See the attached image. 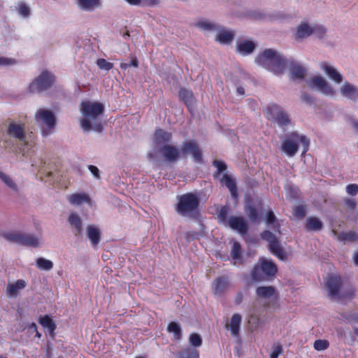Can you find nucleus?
<instances>
[{
    "mask_svg": "<svg viewBox=\"0 0 358 358\" xmlns=\"http://www.w3.org/2000/svg\"><path fill=\"white\" fill-rule=\"evenodd\" d=\"M27 286V282L24 280H17L14 283H9L6 287L7 295L10 297H16L19 292L24 289Z\"/></svg>",
    "mask_w": 358,
    "mask_h": 358,
    "instance_id": "f3484780",
    "label": "nucleus"
},
{
    "mask_svg": "<svg viewBox=\"0 0 358 358\" xmlns=\"http://www.w3.org/2000/svg\"><path fill=\"white\" fill-rule=\"evenodd\" d=\"M196 26L204 30H212L215 29V25L213 24L206 21H199L196 23Z\"/></svg>",
    "mask_w": 358,
    "mask_h": 358,
    "instance_id": "8fccbe9b",
    "label": "nucleus"
},
{
    "mask_svg": "<svg viewBox=\"0 0 358 358\" xmlns=\"http://www.w3.org/2000/svg\"><path fill=\"white\" fill-rule=\"evenodd\" d=\"M96 65L100 69L110 71L113 67V64L108 62L105 59L100 58L96 60Z\"/></svg>",
    "mask_w": 358,
    "mask_h": 358,
    "instance_id": "37998d69",
    "label": "nucleus"
},
{
    "mask_svg": "<svg viewBox=\"0 0 358 358\" xmlns=\"http://www.w3.org/2000/svg\"><path fill=\"white\" fill-rule=\"evenodd\" d=\"M18 13L22 17H28L30 14V9L25 3L20 2L18 4Z\"/></svg>",
    "mask_w": 358,
    "mask_h": 358,
    "instance_id": "49530a36",
    "label": "nucleus"
},
{
    "mask_svg": "<svg viewBox=\"0 0 358 358\" xmlns=\"http://www.w3.org/2000/svg\"><path fill=\"white\" fill-rule=\"evenodd\" d=\"M172 139V134L162 129H157L155 132V141L157 145L169 143Z\"/></svg>",
    "mask_w": 358,
    "mask_h": 358,
    "instance_id": "5701e85b",
    "label": "nucleus"
},
{
    "mask_svg": "<svg viewBox=\"0 0 358 358\" xmlns=\"http://www.w3.org/2000/svg\"><path fill=\"white\" fill-rule=\"evenodd\" d=\"M262 239L268 243L269 251L280 259H285V254L280 245L278 238L269 230H264L260 234Z\"/></svg>",
    "mask_w": 358,
    "mask_h": 358,
    "instance_id": "f8f14e48",
    "label": "nucleus"
},
{
    "mask_svg": "<svg viewBox=\"0 0 358 358\" xmlns=\"http://www.w3.org/2000/svg\"><path fill=\"white\" fill-rule=\"evenodd\" d=\"M345 206L350 210H354L356 208L357 203L354 199H348L345 201Z\"/></svg>",
    "mask_w": 358,
    "mask_h": 358,
    "instance_id": "6e6d98bb",
    "label": "nucleus"
},
{
    "mask_svg": "<svg viewBox=\"0 0 358 358\" xmlns=\"http://www.w3.org/2000/svg\"><path fill=\"white\" fill-rule=\"evenodd\" d=\"M355 263L356 265H358V252L355 255Z\"/></svg>",
    "mask_w": 358,
    "mask_h": 358,
    "instance_id": "338daca9",
    "label": "nucleus"
},
{
    "mask_svg": "<svg viewBox=\"0 0 358 358\" xmlns=\"http://www.w3.org/2000/svg\"><path fill=\"white\" fill-rule=\"evenodd\" d=\"M310 85L312 87H317L322 93L328 95H333L334 90L321 76H315L310 80Z\"/></svg>",
    "mask_w": 358,
    "mask_h": 358,
    "instance_id": "4468645a",
    "label": "nucleus"
},
{
    "mask_svg": "<svg viewBox=\"0 0 358 358\" xmlns=\"http://www.w3.org/2000/svg\"><path fill=\"white\" fill-rule=\"evenodd\" d=\"M120 66L122 69L125 70L129 67V64H127V63H121Z\"/></svg>",
    "mask_w": 358,
    "mask_h": 358,
    "instance_id": "e2e57ef3",
    "label": "nucleus"
},
{
    "mask_svg": "<svg viewBox=\"0 0 358 358\" xmlns=\"http://www.w3.org/2000/svg\"><path fill=\"white\" fill-rule=\"evenodd\" d=\"M237 92L240 94H244L245 93V90H244V88L242 87H238L237 88Z\"/></svg>",
    "mask_w": 358,
    "mask_h": 358,
    "instance_id": "0e129e2a",
    "label": "nucleus"
},
{
    "mask_svg": "<svg viewBox=\"0 0 358 358\" xmlns=\"http://www.w3.org/2000/svg\"><path fill=\"white\" fill-rule=\"evenodd\" d=\"M341 94L352 101L358 99V87L352 84L345 83L341 88Z\"/></svg>",
    "mask_w": 358,
    "mask_h": 358,
    "instance_id": "6ab92c4d",
    "label": "nucleus"
},
{
    "mask_svg": "<svg viewBox=\"0 0 358 358\" xmlns=\"http://www.w3.org/2000/svg\"><path fill=\"white\" fill-rule=\"evenodd\" d=\"M88 169L96 178H100L99 170L96 166H93V165H90L88 166Z\"/></svg>",
    "mask_w": 358,
    "mask_h": 358,
    "instance_id": "13d9d810",
    "label": "nucleus"
},
{
    "mask_svg": "<svg viewBox=\"0 0 358 358\" xmlns=\"http://www.w3.org/2000/svg\"><path fill=\"white\" fill-rule=\"evenodd\" d=\"M245 212L252 222H256L259 221V215L255 206H250L247 207Z\"/></svg>",
    "mask_w": 358,
    "mask_h": 358,
    "instance_id": "58836bf2",
    "label": "nucleus"
},
{
    "mask_svg": "<svg viewBox=\"0 0 358 358\" xmlns=\"http://www.w3.org/2000/svg\"><path fill=\"white\" fill-rule=\"evenodd\" d=\"M266 118L277 122L280 127H285L290 124L289 115L278 105L271 104L266 108Z\"/></svg>",
    "mask_w": 358,
    "mask_h": 358,
    "instance_id": "9d476101",
    "label": "nucleus"
},
{
    "mask_svg": "<svg viewBox=\"0 0 358 358\" xmlns=\"http://www.w3.org/2000/svg\"><path fill=\"white\" fill-rule=\"evenodd\" d=\"M39 324L44 328H47L50 334H53L56 329V324L48 315L42 316L38 320Z\"/></svg>",
    "mask_w": 358,
    "mask_h": 358,
    "instance_id": "c756f323",
    "label": "nucleus"
},
{
    "mask_svg": "<svg viewBox=\"0 0 358 358\" xmlns=\"http://www.w3.org/2000/svg\"><path fill=\"white\" fill-rule=\"evenodd\" d=\"M150 5H156L159 3V0H148Z\"/></svg>",
    "mask_w": 358,
    "mask_h": 358,
    "instance_id": "69168bd1",
    "label": "nucleus"
},
{
    "mask_svg": "<svg viewBox=\"0 0 358 358\" xmlns=\"http://www.w3.org/2000/svg\"><path fill=\"white\" fill-rule=\"evenodd\" d=\"M277 271V266L273 262L262 257L252 269L251 278L255 282H262L273 278Z\"/></svg>",
    "mask_w": 358,
    "mask_h": 358,
    "instance_id": "423d86ee",
    "label": "nucleus"
},
{
    "mask_svg": "<svg viewBox=\"0 0 358 358\" xmlns=\"http://www.w3.org/2000/svg\"><path fill=\"white\" fill-rule=\"evenodd\" d=\"M167 331L173 334L174 340L179 341L182 338L180 324L176 322H171L167 327Z\"/></svg>",
    "mask_w": 358,
    "mask_h": 358,
    "instance_id": "72a5a7b5",
    "label": "nucleus"
},
{
    "mask_svg": "<svg viewBox=\"0 0 358 358\" xmlns=\"http://www.w3.org/2000/svg\"><path fill=\"white\" fill-rule=\"evenodd\" d=\"M299 143L303 147L301 156L303 157L309 150L310 141L306 136L299 135L296 132H292L286 136L281 145V150L287 156L294 157L298 152Z\"/></svg>",
    "mask_w": 358,
    "mask_h": 358,
    "instance_id": "39448f33",
    "label": "nucleus"
},
{
    "mask_svg": "<svg viewBox=\"0 0 358 358\" xmlns=\"http://www.w3.org/2000/svg\"><path fill=\"white\" fill-rule=\"evenodd\" d=\"M80 111L84 116L80 125L85 131L94 130L100 133L103 131V127L99 120L104 112V106L101 103L84 101L80 103Z\"/></svg>",
    "mask_w": 358,
    "mask_h": 358,
    "instance_id": "7ed1b4c3",
    "label": "nucleus"
},
{
    "mask_svg": "<svg viewBox=\"0 0 358 358\" xmlns=\"http://www.w3.org/2000/svg\"><path fill=\"white\" fill-rule=\"evenodd\" d=\"M329 343L327 340H316L314 342L313 347L317 351H322L327 349Z\"/></svg>",
    "mask_w": 358,
    "mask_h": 358,
    "instance_id": "c03bdc74",
    "label": "nucleus"
},
{
    "mask_svg": "<svg viewBox=\"0 0 358 358\" xmlns=\"http://www.w3.org/2000/svg\"><path fill=\"white\" fill-rule=\"evenodd\" d=\"M28 329L31 332L36 331L37 330V326L35 322H31L30 324L28 325Z\"/></svg>",
    "mask_w": 358,
    "mask_h": 358,
    "instance_id": "052dcab7",
    "label": "nucleus"
},
{
    "mask_svg": "<svg viewBox=\"0 0 358 358\" xmlns=\"http://www.w3.org/2000/svg\"><path fill=\"white\" fill-rule=\"evenodd\" d=\"M69 222L73 228V234L76 236H78L82 233V221L76 213H71L69 216Z\"/></svg>",
    "mask_w": 358,
    "mask_h": 358,
    "instance_id": "4be33fe9",
    "label": "nucleus"
},
{
    "mask_svg": "<svg viewBox=\"0 0 358 358\" xmlns=\"http://www.w3.org/2000/svg\"><path fill=\"white\" fill-rule=\"evenodd\" d=\"M322 69L326 72L327 76L336 83H341L343 80L342 76L333 67L322 63Z\"/></svg>",
    "mask_w": 358,
    "mask_h": 358,
    "instance_id": "393cba45",
    "label": "nucleus"
},
{
    "mask_svg": "<svg viewBox=\"0 0 358 358\" xmlns=\"http://www.w3.org/2000/svg\"><path fill=\"white\" fill-rule=\"evenodd\" d=\"M189 343L194 348H198L202 344L201 336L196 333H192L189 338Z\"/></svg>",
    "mask_w": 358,
    "mask_h": 358,
    "instance_id": "a19ab883",
    "label": "nucleus"
},
{
    "mask_svg": "<svg viewBox=\"0 0 358 358\" xmlns=\"http://www.w3.org/2000/svg\"><path fill=\"white\" fill-rule=\"evenodd\" d=\"M3 237L9 242L17 243L26 246L37 247L38 239L31 234L20 232H7L3 234Z\"/></svg>",
    "mask_w": 358,
    "mask_h": 358,
    "instance_id": "9b49d317",
    "label": "nucleus"
},
{
    "mask_svg": "<svg viewBox=\"0 0 358 358\" xmlns=\"http://www.w3.org/2000/svg\"><path fill=\"white\" fill-rule=\"evenodd\" d=\"M353 127L358 131V122H355L353 123Z\"/></svg>",
    "mask_w": 358,
    "mask_h": 358,
    "instance_id": "774afa93",
    "label": "nucleus"
},
{
    "mask_svg": "<svg viewBox=\"0 0 358 358\" xmlns=\"http://www.w3.org/2000/svg\"><path fill=\"white\" fill-rule=\"evenodd\" d=\"M200 199L196 193L188 192L178 197L176 213L183 217L196 219L199 215Z\"/></svg>",
    "mask_w": 358,
    "mask_h": 358,
    "instance_id": "20e7f679",
    "label": "nucleus"
},
{
    "mask_svg": "<svg viewBox=\"0 0 358 358\" xmlns=\"http://www.w3.org/2000/svg\"><path fill=\"white\" fill-rule=\"evenodd\" d=\"M129 65V67L130 66L138 67V61L137 58L134 57L133 59H131Z\"/></svg>",
    "mask_w": 358,
    "mask_h": 358,
    "instance_id": "bf43d9fd",
    "label": "nucleus"
},
{
    "mask_svg": "<svg viewBox=\"0 0 358 358\" xmlns=\"http://www.w3.org/2000/svg\"><path fill=\"white\" fill-rule=\"evenodd\" d=\"M0 179L9 188L14 189V190H17V186L15 184V182L13 181L11 178L1 171H0Z\"/></svg>",
    "mask_w": 358,
    "mask_h": 358,
    "instance_id": "ea45409f",
    "label": "nucleus"
},
{
    "mask_svg": "<svg viewBox=\"0 0 358 358\" xmlns=\"http://www.w3.org/2000/svg\"><path fill=\"white\" fill-rule=\"evenodd\" d=\"M313 34V30L308 23H301L296 29L295 39L300 41Z\"/></svg>",
    "mask_w": 358,
    "mask_h": 358,
    "instance_id": "b1692460",
    "label": "nucleus"
},
{
    "mask_svg": "<svg viewBox=\"0 0 358 358\" xmlns=\"http://www.w3.org/2000/svg\"><path fill=\"white\" fill-rule=\"evenodd\" d=\"M55 82V76L48 71H42L29 85L31 92H41L50 89Z\"/></svg>",
    "mask_w": 358,
    "mask_h": 358,
    "instance_id": "1a4fd4ad",
    "label": "nucleus"
},
{
    "mask_svg": "<svg viewBox=\"0 0 358 358\" xmlns=\"http://www.w3.org/2000/svg\"><path fill=\"white\" fill-rule=\"evenodd\" d=\"M178 95L180 99L184 102L188 109L190 110L194 103V94L191 90L185 88H181L179 90Z\"/></svg>",
    "mask_w": 358,
    "mask_h": 358,
    "instance_id": "412c9836",
    "label": "nucleus"
},
{
    "mask_svg": "<svg viewBox=\"0 0 358 358\" xmlns=\"http://www.w3.org/2000/svg\"><path fill=\"white\" fill-rule=\"evenodd\" d=\"M68 199L73 205H79L84 202L88 203L90 201L89 196L83 193L73 194L69 196Z\"/></svg>",
    "mask_w": 358,
    "mask_h": 358,
    "instance_id": "7c9ffc66",
    "label": "nucleus"
},
{
    "mask_svg": "<svg viewBox=\"0 0 358 358\" xmlns=\"http://www.w3.org/2000/svg\"><path fill=\"white\" fill-rule=\"evenodd\" d=\"M228 224L232 229L238 231L242 235L248 233V224L242 217L231 216L228 220Z\"/></svg>",
    "mask_w": 358,
    "mask_h": 358,
    "instance_id": "2eb2a0df",
    "label": "nucleus"
},
{
    "mask_svg": "<svg viewBox=\"0 0 358 358\" xmlns=\"http://www.w3.org/2000/svg\"><path fill=\"white\" fill-rule=\"evenodd\" d=\"M222 185H224L229 190L233 197L237 196V186L235 180L229 175L225 173L220 180Z\"/></svg>",
    "mask_w": 358,
    "mask_h": 358,
    "instance_id": "aec40b11",
    "label": "nucleus"
},
{
    "mask_svg": "<svg viewBox=\"0 0 358 358\" xmlns=\"http://www.w3.org/2000/svg\"><path fill=\"white\" fill-rule=\"evenodd\" d=\"M346 192L348 194L355 196L358 193V185L357 184H350L346 187Z\"/></svg>",
    "mask_w": 358,
    "mask_h": 358,
    "instance_id": "864d4df0",
    "label": "nucleus"
},
{
    "mask_svg": "<svg viewBox=\"0 0 358 358\" xmlns=\"http://www.w3.org/2000/svg\"><path fill=\"white\" fill-rule=\"evenodd\" d=\"M177 358H199V352L195 348L189 347L184 348L176 355Z\"/></svg>",
    "mask_w": 358,
    "mask_h": 358,
    "instance_id": "2f4dec72",
    "label": "nucleus"
},
{
    "mask_svg": "<svg viewBox=\"0 0 358 358\" xmlns=\"http://www.w3.org/2000/svg\"><path fill=\"white\" fill-rule=\"evenodd\" d=\"M241 323V316L238 313L234 314L229 324L232 336H236L239 334Z\"/></svg>",
    "mask_w": 358,
    "mask_h": 358,
    "instance_id": "a878e982",
    "label": "nucleus"
},
{
    "mask_svg": "<svg viewBox=\"0 0 358 358\" xmlns=\"http://www.w3.org/2000/svg\"><path fill=\"white\" fill-rule=\"evenodd\" d=\"M7 134L20 141H24L27 138L24 123L11 122L7 127Z\"/></svg>",
    "mask_w": 358,
    "mask_h": 358,
    "instance_id": "ddd939ff",
    "label": "nucleus"
},
{
    "mask_svg": "<svg viewBox=\"0 0 358 358\" xmlns=\"http://www.w3.org/2000/svg\"><path fill=\"white\" fill-rule=\"evenodd\" d=\"M229 280L227 277L220 276L216 278L212 285L213 294L221 296L227 290Z\"/></svg>",
    "mask_w": 358,
    "mask_h": 358,
    "instance_id": "dca6fc26",
    "label": "nucleus"
},
{
    "mask_svg": "<svg viewBox=\"0 0 358 358\" xmlns=\"http://www.w3.org/2000/svg\"><path fill=\"white\" fill-rule=\"evenodd\" d=\"M233 38L234 34L232 32L224 31L217 34L216 40L220 43H229L232 41Z\"/></svg>",
    "mask_w": 358,
    "mask_h": 358,
    "instance_id": "e433bc0d",
    "label": "nucleus"
},
{
    "mask_svg": "<svg viewBox=\"0 0 358 358\" xmlns=\"http://www.w3.org/2000/svg\"><path fill=\"white\" fill-rule=\"evenodd\" d=\"M301 99L303 101H305L306 103H308L309 105L314 103V99L307 93H304L301 96Z\"/></svg>",
    "mask_w": 358,
    "mask_h": 358,
    "instance_id": "4d7b16f0",
    "label": "nucleus"
},
{
    "mask_svg": "<svg viewBox=\"0 0 358 358\" xmlns=\"http://www.w3.org/2000/svg\"><path fill=\"white\" fill-rule=\"evenodd\" d=\"M266 222L267 225L273 227V229L275 232L280 234V224L277 222L276 217L271 210L266 213Z\"/></svg>",
    "mask_w": 358,
    "mask_h": 358,
    "instance_id": "473e14b6",
    "label": "nucleus"
},
{
    "mask_svg": "<svg viewBox=\"0 0 358 358\" xmlns=\"http://www.w3.org/2000/svg\"><path fill=\"white\" fill-rule=\"evenodd\" d=\"M213 165L215 166L217 168V171L214 173L213 176L215 178L217 177V176L224 171L227 169V165L226 164L220 160H214L213 162Z\"/></svg>",
    "mask_w": 358,
    "mask_h": 358,
    "instance_id": "79ce46f5",
    "label": "nucleus"
},
{
    "mask_svg": "<svg viewBox=\"0 0 358 358\" xmlns=\"http://www.w3.org/2000/svg\"><path fill=\"white\" fill-rule=\"evenodd\" d=\"M131 5H138L141 3V0H126Z\"/></svg>",
    "mask_w": 358,
    "mask_h": 358,
    "instance_id": "680f3d73",
    "label": "nucleus"
},
{
    "mask_svg": "<svg viewBox=\"0 0 358 358\" xmlns=\"http://www.w3.org/2000/svg\"><path fill=\"white\" fill-rule=\"evenodd\" d=\"M256 294L261 298H269L275 295V289L272 286H260L257 288Z\"/></svg>",
    "mask_w": 358,
    "mask_h": 358,
    "instance_id": "c85d7f7f",
    "label": "nucleus"
},
{
    "mask_svg": "<svg viewBox=\"0 0 358 358\" xmlns=\"http://www.w3.org/2000/svg\"><path fill=\"white\" fill-rule=\"evenodd\" d=\"M35 120L43 126L41 134L43 137L50 135L56 125V117L49 110L40 108L35 114Z\"/></svg>",
    "mask_w": 358,
    "mask_h": 358,
    "instance_id": "6e6552de",
    "label": "nucleus"
},
{
    "mask_svg": "<svg viewBox=\"0 0 358 358\" xmlns=\"http://www.w3.org/2000/svg\"><path fill=\"white\" fill-rule=\"evenodd\" d=\"M306 229L308 231H320L323 227L322 221L316 217H309L306 220Z\"/></svg>",
    "mask_w": 358,
    "mask_h": 358,
    "instance_id": "cd10ccee",
    "label": "nucleus"
},
{
    "mask_svg": "<svg viewBox=\"0 0 358 358\" xmlns=\"http://www.w3.org/2000/svg\"><path fill=\"white\" fill-rule=\"evenodd\" d=\"M81 9L91 10L100 6V0H78Z\"/></svg>",
    "mask_w": 358,
    "mask_h": 358,
    "instance_id": "f704fd0d",
    "label": "nucleus"
},
{
    "mask_svg": "<svg viewBox=\"0 0 358 358\" xmlns=\"http://www.w3.org/2000/svg\"><path fill=\"white\" fill-rule=\"evenodd\" d=\"M325 287L328 291L329 295L332 299H351L355 296V291L352 287H350L346 293L340 294L341 278L337 275L329 276L325 282Z\"/></svg>",
    "mask_w": 358,
    "mask_h": 358,
    "instance_id": "0eeeda50",
    "label": "nucleus"
},
{
    "mask_svg": "<svg viewBox=\"0 0 358 358\" xmlns=\"http://www.w3.org/2000/svg\"><path fill=\"white\" fill-rule=\"evenodd\" d=\"M255 49V44L250 41H243L238 43L237 50L243 55L251 54Z\"/></svg>",
    "mask_w": 358,
    "mask_h": 358,
    "instance_id": "bb28decb",
    "label": "nucleus"
},
{
    "mask_svg": "<svg viewBox=\"0 0 358 358\" xmlns=\"http://www.w3.org/2000/svg\"><path fill=\"white\" fill-rule=\"evenodd\" d=\"M87 237L90 241L91 245L94 248H97L98 245L101 240V231L100 230L93 225H89L87 227Z\"/></svg>",
    "mask_w": 358,
    "mask_h": 358,
    "instance_id": "a211bd4d",
    "label": "nucleus"
},
{
    "mask_svg": "<svg viewBox=\"0 0 358 358\" xmlns=\"http://www.w3.org/2000/svg\"><path fill=\"white\" fill-rule=\"evenodd\" d=\"M231 255L234 261H240L239 264H242L241 246L239 243L234 242L232 246Z\"/></svg>",
    "mask_w": 358,
    "mask_h": 358,
    "instance_id": "c9c22d12",
    "label": "nucleus"
},
{
    "mask_svg": "<svg viewBox=\"0 0 358 358\" xmlns=\"http://www.w3.org/2000/svg\"><path fill=\"white\" fill-rule=\"evenodd\" d=\"M164 159L169 162H176L180 157L191 154L194 161L196 163H203V155L196 142L194 140L187 141L182 145L181 150L173 145L166 144L159 150Z\"/></svg>",
    "mask_w": 358,
    "mask_h": 358,
    "instance_id": "f03ea898",
    "label": "nucleus"
},
{
    "mask_svg": "<svg viewBox=\"0 0 358 358\" xmlns=\"http://www.w3.org/2000/svg\"><path fill=\"white\" fill-rule=\"evenodd\" d=\"M256 62L276 75L283 73L286 66L291 70L292 79H303L306 74V69L286 58L273 49H266L256 57Z\"/></svg>",
    "mask_w": 358,
    "mask_h": 358,
    "instance_id": "f257e3e1",
    "label": "nucleus"
},
{
    "mask_svg": "<svg viewBox=\"0 0 358 358\" xmlns=\"http://www.w3.org/2000/svg\"><path fill=\"white\" fill-rule=\"evenodd\" d=\"M338 238L342 241H355L357 239V234L354 232L341 233Z\"/></svg>",
    "mask_w": 358,
    "mask_h": 358,
    "instance_id": "a18cd8bd",
    "label": "nucleus"
},
{
    "mask_svg": "<svg viewBox=\"0 0 358 358\" xmlns=\"http://www.w3.org/2000/svg\"><path fill=\"white\" fill-rule=\"evenodd\" d=\"M228 213H229V208L227 206H222L218 213V218L222 222H225L227 220Z\"/></svg>",
    "mask_w": 358,
    "mask_h": 358,
    "instance_id": "09e8293b",
    "label": "nucleus"
},
{
    "mask_svg": "<svg viewBox=\"0 0 358 358\" xmlns=\"http://www.w3.org/2000/svg\"><path fill=\"white\" fill-rule=\"evenodd\" d=\"M282 352V347L281 345H278L270 355V358H278V356Z\"/></svg>",
    "mask_w": 358,
    "mask_h": 358,
    "instance_id": "5fc2aeb1",
    "label": "nucleus"
},
{
    "mask_svg": "<svg viewBox=\"0 0 358 358\" xmlns=\"http://www.w3.org/2000/svg\"><path fill=\"white\" fill-rule=\"evenodd\" d=\"M313 34L316 35L318 38H322L326 33V29L322 26L315 25L311 27Z\"/></svg>",
    "mask_w": 358,
    "mask_h": 358,
    "instance_id": "de8ad7c7",
    "label": "nucleus"
},
{
    "mask_svg": "<svg viewBox=\"0 0 358 358\" xmlns=\"http://www.w3.org/2000/svg\"><path fill=\"white\" fill-rule=\"evenodd\" d=\"M36 264L37 267L42 270L50 271L53 268V263L43 257L37 259Z\"/></svg>",
    "mask_w": 358,
    "mask_h": 358,
    "instance_id": "4c0bfd02",
    "label": "nucleus"
},
{
    "mask_svg": "<svg viewBox=\"0 0 358 358\" xmlns=\"http://www.w3.org/2000/svg\"><path fill=\"white\" fill-rule=\"evenodd\" d=\"M16 63L15 59L0 57V66L13 65Z\"/></svg>",
    "mask_w": 358,
    "mask_h": 358,
    "instance_id": "603ef678",
    "label": "nucleus"
},
{
    "mask_svg": "<svg viewBox=\"0 0 358 358\" xmlns=\"http://www.w3.org/2000/svg\"><path fill=\"white\" fill-rule=\"evenodd\" d=\"M294 215L298 218L304 217L306 215V210L304 207L301 205L297 206L294 210Z\"/></svg>",
    "mask_w": 358,
    "mask_h": 358,
    "instance_id": "3c124183",
    "label": "nucleus"
}]
</instances>
